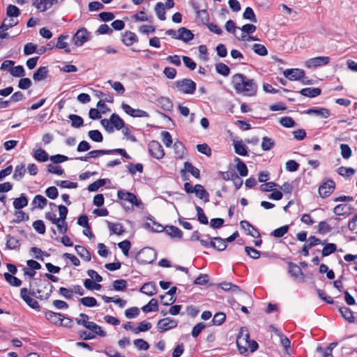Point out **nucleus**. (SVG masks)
Here are the masks:
<instances>
[{"instance_id": "a878e982", "label": "nucleus", "mask_w": 357, "mask_h": 357, "mask_svg": "<svg viewBox=\"0 0 357 357\" xmlns=\"http://www.w3.org/2000/svg\"><path fill=\"white\" fill-rule=\"evenodd\" d=\"M339 312L342 317L348 322H354L355 318L353 312L347 307L342 306L339 308Z\"/></svg>"}, {"instance_id": "338daca9", "label": "nucleus", "mask_w": 357, "mask_h": 357, "mask_svg": "<svg viewBox=\"0 0 357 357\" xmlns=\"http://www.w3.org/2000/svg\"><path fill=\"white\" fill-rule=\"evenodd\" d=\"M33 229L39 234H44L45 233V226L43 220H38L33 222Z\"/></svg>"}, {"instance_id": "aec40b11", "label": "nucleus", "mask_w": 357, "mask_h": 357, "mask_svg": "<svg viewBox=\"0 0 357 357\" xmlns=\"http://www.w3.org/2000/svg\"><path fill=\"white\" fill-rule=\"evenodd\" d=\"M178 40L185 43L189 42L194 38V34L188 29L181 27L178 29Z\"/></svg>"}, {"instance_id": "ddd939ff", "label": "nucleus", "mask_w": 357, "mask_h": 357, "mask_svg": "<svg viewBox=\"0 0 357 357\" xmlns=\"http://www.w3.org/2000/svg\"><path fill=\"white\" fill-rule=\"evenodd\" d=\"M117 197L119 199L125 200L130 204L139 206L142 203L138 200L136 195L132 192H126L123 190H119L117 192Z\"/></svg>"}, {"instance_id": "393cba45", "label": "nucleus", "mask_w": 357, "mask_h": 357, "mask_svg": "<svg viewBox=\"0 0 357 357\" xmlns=\"http://www.w3.org/2000/svg\"><path fill=\"white\" fill-rule=\"evenodd\" d=\"M122 42L126 46H130L137 40L136 34L131 31H126L122 36Z\"/></svg>"}, {"instance_id": "f257e3e1", "label": "nucleus", "mask_w": 357, "mask_h": 357, "mask_svg": "<svg viewBox=\"0 0 357 357\" xmlns=\"http://www.w3.org/2000/svg\"><path fill=\"white\" fill-rule=\"evenodd\" d=\"M231 84L238 94L252 97L257 94L258 85L254 79L242 73H236L231 77Z\"/></svg>"}, {"instance_id": "864d4df0", "label": "nucleus", "mask_w": 357, "mask_h": 357, "mask_svg": "<svg viewBox=\"0 0 357 357\" xmlns=\"http://www.w3.org/2000/svg\"><path fill=\"white\" fill-rule=\"evenodd\" d=\"M79 302L86 307H94L98 305L97 301L93 297L86 296L79 299Z\"/></svg>"}, {"instance_id": "6ab92c4d", "label": "nucleus", "mask_w": 357, "mask_h": 357, "mask_svg": "<svg viewBox=\"0 0 357 357\" xmlns=\"http://www.w3.org/2000/svg\"><path fill=\"white\" fill-rule=\"evenodd\" d=\"M305 113L310 115L314 114L324 119H326L331 115L330 110L326 108H312L307 109Z\"/></svg>"}, {"instance_id": "ea45409f", "label": "nucleus", "mask_w": 357, "mask_h": 357, "mask_svg": "<svg viewBox=\"0 0 357 357\" xmlns=\"http://www.w3.org/2000/svg\"><path fill=\"white\" fill-rule=\"evenodd\" d=\"M349 209L347 204H338L333 208V213L337 215H347L350 213Z\"/></svg>"}, {"instance_id": "b1692460", "label": "nucleus", "mask_w": 357, "mask_h": 357, "mask_svg": "<svg viewBox=\"0 0 357 357\" xmlns=\"http://www.w3.org/2000/svg\"><path fill=\"white\" fill-rule=\"evenodd\" d=\"M185 172L190 173L196 178L200 177L199 169L194 167L190 162H185L184 163V169L181 170V173H185Z\"/></svg>"}, {"instance_id": "680f3d73", "label": "nucleus", "mask_w": 357, "mask_h": 357, "mask_svg": "<svg viewBox=\"0 0 357 357\" xmlns=\"http://www.w3.org/2000/svg\"><path fill=\"white\" fill-rule=\"evenodd\" d=\"M6 14L9 17H17L20 15V11L17 6L14 5H9L7 7Z\"/></svg>"}, {"instance_id": "4c0bfd02", "label": "nucleus", "mask_w": 357, "mask_h": 357, "mask_svg": "<svg viewBox=\"0 0 357 357\" xmlns=\"http://www.w3.org/2000/svg\"><path fill=\"white\" fill-rule=\"evenodd\" d=\"M142 311L145 313H148V312H156L158 310V301L155 298H152L151 300H150V301L149 302V303L144 306L142 307Z\"/></svg>"}, {"instance_id": "bf43d9fd", "label": "nucleus", "mask_w": 357, "mask_h": 357, "mask_svg": "<svg viewBox=\"0 0 357 357\" xmlns=\"http://www.w3.org/2000/svg\"><path fill=\"white\" fill-rule=\"evenodd\" d=\"M133 344L138 350L146 351L149 348V344L143 339H136Z\"/></svg>"}, {"instance_id": "c03bdc74", "label": "nucleus", "mask_w": 357, "mask_h": 357, "mask_svg": "<svg viewBox=\"0 0 357 357\" xmlns=\"http://www.w3.org/2000/svg\"><path fill=\"white\" fill-rule=\"evenodd\" d=\"M25 173V165L21 164L15 167L13 177L15 180H20L24 176Z\"/></svg>"}, {"instance_id": "9d476101", "label": "nucleus", "mask_w": 357, "mask_h": 357, "mask_svg": "<svg viewBox=\"0 0 357 357\" xmlns=\"http://www.w3.org/2000/svg\"><path fill=\"white\" fill-rule=\"evenodd\" d=\"M21 298L31 308L39 310L40 305L36 300L32 298L30 290L27 288H22L20 289Z\"/></svg>"}, {"instance_id": "7ed1b4c3", "label": "nucleus", "mask_w": 357, "mask_h": 357, "mask_svg": "<svg viewBox=\"0 0 357 357\" xmlns=\"http://www.w3.org/2000/svg\"><path fill=\"white\" fill-rule=\"evenodd\" d=\"M101 124L109 132H113L114 127L119 130L123 128L125 125L123 120L116 114H112L109 119H104L101 120Z\"/></svg>"}, {"instance_id": "5701e85b", "label": "nucleus", "mask_w": 357, "mask_h": 357, "mask_svg": "<svg viewBox=\"0 0 357 357\" xmlns=\"http://www.w3.org/2000/svg\"><path fill=\"white\" fill-rule=\"evenodd\" d=\"M140 291L149 296L155 295L157 293L155 284L153 282L145 283L140 288Z\"/></svg>"}, {"instance_id": "cd10ccee", "label": "nucleus", "mask_w": 357, "mask_h": 357, "mask_svg": "<svg viewBox=\"0 0 357 357\" xmlns=\"http://www.w3.org/2000/svg\"><path fill=\"white\" fill-rule=\"evenodd\" d=\"M46 319L52 324L59 325L62 320V314L60 313L49 311L45 314Z\"/></svg>"}, {"instance_id": "37998d69", "label": "nucleus", "mask_w": 357, "mask_h": 357, "mask_svg": "<svg viewBox=\"0 0 357 357\" xmlns=\"http://www.w3.org/2000/svg\"><path fill=\"white\" fill-rule=\"evenodd\" d=\"M18 23V20L14 19L13 17H10L9 19L5 18L0 26V29H2L3 31H6L10 28H12L16 26Z\"/></svg>"}, {"instance_id": "a19ab883", "label": "nucleus", "mask_w": 357, "mask_h": 357, "mask_svg": "<svg viewBox=\"0 0 357 357\" xmlns=\"http://www.w3.org/2000/svg\"><path fill=\"white\" fill-rule=\"evenodd\" d=\"M87 329L90 330L91 332L100 337L106 336V333L102 329V328L100 326H98L94 322L91 321V324H89Z\"/></svg>"}, {"instance_id": "4d7b16f0", "label": "nucleus", "mask_w": 357, "mask_h": 357, "mask_svg": "<svg viewBox=\"0 0 357 357\" xmlns=\"http://www.w3.org/2000/svg\"><path fill=\"white\" fill-rule=\"evenodd\" d=\"M288 231L289 226L284 225L273 230L271 233V235L276 238H280L284 236L288 232Z\"/></svg>"}, {"instance_id": "f8f14e48", "label": "nucleus", "mask_w": 357, "mask_h": 357, "mask_svg": "<svg viewBox=\"0 0 357 357\" xmlns=\"http://www.w3.org/2000/svg\"><path fill=\"white\" fill-rule=\"evenodd\" d=\"M283 75L291 81L301 80L305 77V71L299 68L287 69L283 72Z\"/></svg>"}, {"instance_id": "20e7f679", "label": "nucleus", "mask_w": 357, "mask_h": 357, "mask_svg": "<svg viewBox=\"0 0 357 357\" xmlns=\"http://www.w3.org/2000/svg\"><path fill=\"white\" fill-rule=\"evenodd\" d=\"M196 83L190 79H183L175 82L173 88L185 94H192L196 90Z\"/></svg>"}, {"instance_id": "49530a36", "label": "nucleus", "mask_w": 357, "mask_h": 357, "mask_svg": "<svg viewBox=\"0 0 357 357\" xmlns=\"http://www.w3.org/2000/svg\"><path fill=\"white\" fill-rule=\"evenodd\" d=\"M236 162V169L241 176H246L248 174V168L245 164L242 162L238 158L235 159Z\"/></svg>"}, {"instance_id": "dca6fc26", "label": "nucleus", "mask_w": 357, "mask_h": 357, "mask_svg": "<svg viewBox=\"0 0 357 357\" xmlns=\"http://www.w3.org/2000/svg\"><path fill=\"white\" fill-rule=\"evenodd\" d=\"M58 0H33V5L40 11L44 12L47 9L56 4Z\"/></svg>"}, {"instance_id": "a18cd8bd", "label": "nucleus", "mask_w": 357, "mask_h": 357, "mask_svg": "<svg viewBox=\"0 0 357 357\" xmlns=\"http://www.w3.org/2000/svg\"><path fill=\"white\" fill-rule=\"evenodd\" d=\"M3 276H4V278L5 280L11 285V286H13V287H20L21 284H22V281L12 275L11 274L8 273H5L3 274Z\"/></svg>"}, {"instance_id": "39448f33", "label": "nucleus", "mask_w": 357, "mask_h": 357, "mask_svg": "<svg viewBox=\"0 0 357 357\" xmlns=\"http://www.w3.org/2000/svg\"><path fill=\"white\" fill-rule=\"evenodd\" d=\"M249 340L250 335L248 330L245 328H241L236 339L238 349L241 354L247 353Z\"/></svg>"}, {"instance_id": "09e8293b", "label": "nucleus", "mask_w": 357, "mask_h": 357, "mask_svg": "<svg viewBox=\"0 0 357 357\" xmlns=\"http://www.w3.org/2000/svg\"><path fill=\"white\" fill-rule=\"evenodd\" d=\"M275 146V142L271 138L264 137L262 138L261 149L263 151H269Z\"/></svg>"}, {"instance_id": "3c124183", "label": "nucleus", "mask_w": 357, "mask_h": 357, "mask_svg": "<svg viewBox=\"0 0 357 357\" xmlns=\"http://www.w3.org/2000/svg\"><path fill=\"white\" fill-rule=\"evenodd\" d=\"M243 17L245 20H248L252 22H257V17L254 13V10L250 7H247L243 13Z\"/></svg>"}, {"instance_id": "bb28decb", "label": "nucleus", "mask_w": 357, "mask_h": 357, "mask_svg": "<svg viewBox=\"0 0 357 357\" xmlns=\"http://www.w3.org/2000/svg\"><path fill=\"white\" fill-rule=\"evenodd\" d=\"M48 75V68L46 66L40 67L33 75V79L39 82L45 79Z\"/></svg>"}, {"instance_id": "c756f323", "label": "nucleus", "mask_w": 357, "mask_h": 357, "mask_svg": "<svg viewBox=\"0 0 357 357\" xmlns=\"http://www.w3.org/2000/svg\"><path fill=\"white\" fill-rule=\"evenodd\" d=\"M68 38V35L59 36L54 46L58 49H63L66 52L70 53L71 50L68 47V44L64 41V40L67 39Z\"/></svg>"}, {"instance_id": "a211bd4d", "label": "nucleus", "mask_w": 357, "mask_h": 357, "mask_svg": "<svg viewBox=\"0 0 357 357\" xmlns=\"http://www.w3.org/2000/svg\"><path fill=\"white\" fill-rule=\"evenodd\" d=\"M241 227L247 231V234L252 236L254 238L259 236V232L249 222L242 220L240 222Z\"/></svg>"}, {"instance_id": "e2e57ef3", "label": "nucleus", "mask_w": 357, "mask_h": 357, "mask_svg": "<svg viewBox=\"0 0 357 357\" xmlns=\"http://www.w3.org/2000/svg\"><path fill=\"white\" fill-rule=\"evenodd\" d=\"M280 123L285 128H293L295 126L294 120L289 116H284L280 119Z\"/></svg>"}, {"instance_id": "7c9ffc66", "label": "nucleus", "mask_w": 357, "mask_h": 357, "mask_svg": "<svg viewBox=\"0 0 357 357\" xmlns=\"http://www.w3.org/2000/svg\"><path fill=\"white\" fill-rule=\"evenodd\" d=\"M195 193L196 196L199 199H204L205 202H208V193L204 189V186L200 184L195 185Z\"/></svg>"}, {"instance_id": "f704fd0d", "label": "nucleus", "mask_w": 357, "mask_h": 357, "mask_svg": "<svg viewBox=\"0 0 357 357\" xmlns=\"http://www.w3.org/2000/svg\"><path fill=\"white\" fill-rule=\"evenodd\" d=\"M47 204V200L40 195H36L32 201L34 207L39 209L43 208Z\"/></svg>"}, {"instance_id": "c85d7f7f", "label": "nucleus", "mask_w": 357, "mask_h": 357, "mask_svg": "<svg viewBox=\"0 0 357 357\" xmlns=\"http://www.w3.org/2000/svg\"><path fill=\"white\" fill-rule=\"evenodd\" d=\"M319 88H304L300 91V93L304 96L314 98L321 94Z\"/></svg>"}, {"instance_id": "c9c22d12", "label": "nucleus", "mask_w": 357, "mask_h": 357, "mask_svg": "<svg viewBox=\"0 0 357 357\" xmlns=\"http://www.w3.org/2000/svg\"><path fill=\"white\" fill-rule=\"evenodd\" d=\"M151 222H146L144 226L145 228L155 232H160L165 229L162 225L156 222L152 219H149Z\"/></svg>"}, {"instance_id": "473e14b6", "label": "nucleus", "mask_w": 357, "mask_h": 357, "mask_svg": "<svg viewBox=\"0 0 357 357\" xmlns=\"http://www.w3.org/2000/svg\"><path fill=\"white\" fill-rule=\"evenodd\" d=\"M155 13L160 20L164 21L166 20L165 16V8L164 3L162 2H158L155 5L154 8Z\"/></svg>"}, {"instance_id": "4468645a", "label": "nucleus", "mask_w": 357, "mask_h": 357, "mask_svg": "<svg viewBox=\"0 0 357 357\" xmlns=\"http://www.w3.org/2000/svg\"><path fill=\"white\" fill-rule=\"evenodd\" d=\"M335 187V183L332 180H328L319 186V193L321 197H327L333 192Z\"/></svg>"}, {"instance_id": "0e129e2a", "label": "nucleus", "mask_w": 357, "mask_h": 357, "mask_svg": "<svg viewBox=\"0 0 357 357\" xmlns=\"http://www.w3.org/2000/svg\"><path fill=\"white\" fill-rule=\"evenodd\" d=\"M89 137L91 140L96 142H101L103 140V137L101 132L98 130H93L89 131Z\"/></svg>"}, {"instance_id": "6e6552de", "label": "nucleus", "mask_w": 357, "mask_h": 357, "mask_svg": "<svg viewBox=\"0 0 357 357\" xmlns=\"http://www.w3.org/2000/svg\"><path fill=\"white\" fill-rule=\"evenodd\" d=\"M178 325V321L170 318L166 317L161 319L157 324V328L160 333H163L168 330L175 328Z\"/></svg>"}, {"instance_id": "de8ad7c7", "label": "nucleus", "mask_w": 357, "mask_h": 357, "mask_svg": "<svg viewBox=\"0 0 357 357\" xmlns=\"http://www.w3.org/2000/svg\"><path fill=\"white\" fill-rule=\"evenodd\" d=\"M68 118L71 121V126L73 128H80L84 124L82 118L78 115L70 114Z\"/></svg>"}, {"instance_id": "72a5a7b5", "label": "nucleus", "mask_w": 357, "mask_h": 357, "mask_svg": "<svg viewBox=\"0 0 357 357\" xmlns=\"http://www.w3.org/2000/svg\"><path fill=\"white\" fill-rule=\"evenodd\" d=\"M75 250L78 255L86 261H89L91 259L90 252L82 245H75Z\"/></svg>"}, {"instance_id": "5fc2aeb1", "label": "nucleus", "mask_w": 357, "mask_h": 357, "mask_svg": "<svg viewBox=\"0 0 357 357\" xmlns=\"http://www.w3.org/2000/svg\"><path fill=\"white\" fill-rule=\"evenodd\" d=\"M252 50L255 54L259 56H266L268 54V50L264 45L255 43L252 46Z\"/></svg>"}, {"instance_id": "412c9836", "label": "nucleus", "mask_w": 357, "mask_h": 357, "mask_svg": "<svg viewBox=\"0 0 357 357\" xmlns=\"http://www.w3.org/2000/svg\"><path fill=\"white\" fill-rule=\"evenodd\" d=\"M164 230L172 238H181L183 236L182 231L175 226L167 225Z\"/></svg>"}, {"instance_id": "f3484780", "label": "nucleus", "mask_w": 357, "mask_h": 357, "mask_svg": "<svg viewBox=\"0 0 357 357\" xmlns=\"http://www.w3.org/2000/svg\"><path fill=\"white\" fill-rule=\"evenodd\" d=\"M218 286L225 291H231L235 294H245V293L240 289V287L231 282H221L218 284Z\"/></svg>"}, {"instance_id": "69168bd1", "label": "nucleus", "mask_w": 357, "mask_h": 357, "mask_svg": "<svg viewBox=\"0 0 357 357\" xmlns=\"http://www.w3.org/2000/svg\"><path fill=\"white\" fill-rule=\"evenodd\" d=\"M355 169L351 167H340L337 169V172L342 176L349 177L355 174Z\"/></svg>"}, {"instance_id": "0eeeda50", "label": "nucleus", "mask_w": 357, "mask_h": 357, "mask_svg": "<svg viewBox=\"0 0 357 357\" xmlns=\"http://www.w3.org/2000/svg\"><path fill=\"white\" fill-rule=\"evenodd\" d=\"M138 259L143 264H151L155 260L156 252L153 248H145L139 252Z\"/></svg>"}, {"instance_id": "2f4dec72", "label": "nucleus", "mask_w": 357, "mask_h": 357, "mask_svg": "<svg viewBox=\"0 0 357 357\" xmlns=\"http://www.w3.org/2000/svg\"><path fill=\"white\" fill-rule=\"evenodd\" d=\"M235 152L240 155H248V147L243 141H236L234 143Z\"/></svg>"}, {"instance_id": "423d86ee", "label": "nucleus", "mask_w": 357, "mask_h": 357, "mask_svg": "<svg viewBox=\"0 0 357 357\" xmlns=\"http://www.w3.org/2000/svg\"><path fill=\"white\" fill-rule=\"evenodd\" d=\"M90 39V33L85 29H78L73 36L72 40L75 45L80 47Z\"/></svg>"}, {"instance_id": "f03ea898", "label": "nucleus", "mask_w": 357, "mask_h": 357, "mask_svg": "<svg viewBox=\"0 0 357 357\" xmlns=\"http://www.w3.org/2000/svg\"><path fill=\"white\" fill-rule=\"evenodd\" d=\"M53 286L47 280L35 278L29 283L30 294L40 300L47 299L52 292Z\"/></svg>"}, {"instance_id": "9b49d317", "label": "nucleus", "mask_w": 357, "mask_h": 357, "mask_svg": "<svg viewBox=\"0 0 357 357\" xmlns=\"http://www.w3.org/2000/svg\"><path fill=\"white\" fill-rule=\"evenodd\" d=\"M330 61L328 56H317L305 61V66L307 68H315L327 65Z\"/></svg>"}, {"instance_id": "6e6d98bb", "label": "nucleus", "mask_w": 357, "mask_h": 357, "mask_svg": "<svg viewBox=\"0 0 357 357\" xmlns=\"http://www.w3.org/2000/svg\"><path fill=\"white\" fill-rule=\"evenodd\" d=\"M215 69L218 73L223 76H227L230 73L229 68L223 63H217L215 65Z\"/></svg>"}, {"instance_id": "052dcab7", "label": "nucleus", "mask_w": 357, "mask_h": 357, "mask_svg": "<svg viewBox=\"0 0 357 357\" xmlns=\"http://www.w3.org/2000/svg\"><path fill=\"white\" fill-rule=\"evenodd\" d=\"M47 172L59 176H61L64 174V170L61 168V166L55 165L53 164H49L47 165Z\"/></svg>"}, {"instance_id": "1a4fd4ad", "label": "nucleus", "mask_w": 357, "mask_h": 357, "mask_svg": "<svg viewBox=\"0 0 357 357\" xmlns=\"http://www.w3.org/2000/svg\"><path fill=\"white\" fill-rule=\"evenodd\" d=\"M149 152L153 158L157 160L162 159L165 155V151L162 145L155 140L149 142Z\"/></svg>"}, {"instance_id": "e433bc0d", "label": "nucleus", "mask_w": 357, "mask_h": 357, "mask_svg": "<svg viewBox=\"0 0 357 357\" xmlns=\"http://www.w3.org/2000/svg\"><path fill=\"white\" fill-rule=\"evenodd\" d=\"M107 227L109 230L117 235H121L124 232V229L121 223H113L109 221H107Z\"/></svg>"}, {"instance_id": "2eb2a0df", "label": "nucleus", "mask_w": 357, "mask_h": 357, "mask_svg": "<svg viewBox=\"0 0 357 357\" xmlns=\"http://www.w3.org/2000/svg\"><path fill=\"white\" fill-rule=\"evenodd\" d=\"M176 287H173L165 294V295H161L160 296L161 303L163 305H169L176 301V298L174 296V294L176 292Z\"/></svg>"}, {"instance_id": "603ef678", "label": "nucleus", "mask_w": 357, "mask_h": 357, "mask_svg": "<svg viewBox=\"0 0 357 357\" xmlns=\"http://www.w3.org/2000/svg\"><path fill=\"white\" fill-rule=\"evenodd\" d=\"M337 246L334 243H326L322 251L321 255L323 257H326L336 251Z\"/></svg>"}, {"instance_id": "13d9d810", "label": "nucleus", "mask_w": 357, "mask_h": 357, "mask_svg": "<svg viewBox=\"0 0 357 357\" xmlns=\"http://www.w3.org/2000/svg\"><path fill=\"white\" fill-rule=\"evenodd\" d=\"M152 324L150 322L143 321L140 322L137 328L135 329V333L137 334L140 332H145L150 330Z\"/></svg>"}, {"instance_id": "8fccbe9b", "label": "nucleus", "mask_w": 357, "mask_h": 357, "mask_svg": "<svg viewBox=\"0 0 357 357\" xmlns=\"http://www.w3.org/2000/svg\"><path fill=\"white\" fill-rule=\"evenodd\" d=\"M289 273L293 277L298 278L302 275V270L297 264L290 262L289 264Z\"/></svg>"}, {"instance_id": "774afa93", "label": "nucleus", "mask_w": 357, "mask_h": 357, "mask_svg": "<svg viewBox=\"0 0 357 357\" xmlns=\"http://www.w3.org/2000/svg\"><path fill=\"white\" fill-rule=\"evenodd\" d=\"M127 282L125 280L120 279L113 282V288L116 291H123L126 289Z\"/></svg>"}, {"instance_id": "58836bf2", "label": "nucleus", "mask_w": 357, "mask_h": 357, "mask_svg": "<svg viewBox=\"0 0 357 357\" xmlns=\"http://www.w3.org/2000/svg\"><path fill=\"white\" fill-rule=\"evenodd\" d=\"M28 204L27 198L22 194L21 196L18 198H16L13 201V206L15 209H21Z\"/></svg>"}, {"instance_id": "79ce46f5", "label": "nucleus", "mask_w": 357, "mask_h": 357, "mask_svg": "<svg viewBox=\"0 0 357 357\" xmlns=\"http://www.w3.org/2000/svg\"><path fill=\"white\" fill-rule=\"evenodd\" d=\"M33 157L39 162H46L49 159L47 153L41 149H38L34 151Z\"/></svg>"}, {"instance_id": "4be33fe9", "label": "nucleus", "mask_w": 357, "mask_h": 357, "mask_svg": "<svg viewBox=\"0 0 357 357\" xmlns=\"http://www.w3.org/2000/svg\"><path fill=\"white\" fill-rule=\"evenodd\" d=\"M174 157L176 159H182L185 153V149L183 144L180 142H176L173 145Z\"/></svg>"}]
</instances>
